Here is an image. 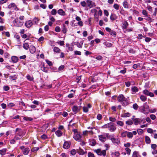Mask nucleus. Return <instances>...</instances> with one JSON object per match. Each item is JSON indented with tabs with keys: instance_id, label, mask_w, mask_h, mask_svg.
Segmentation results:
<instances>
[{
	"instance_id": "a19ab883",
	"label": "nucleus",
	"mask_w": 157,
	"mask_h": 157,
	"mask_svg": "<svg viewBox=\"0 0 157 157\" xmlns=\"http://www.w3.org/2000/svg\"><path fill=\"white\" fill-rule=\"evenodd\" d=\"M57 13L56 10L55 9H53L51 12V13L52 15H55Z\"/></svg>"
},
{
	"instance_id": "b1692460",
	"label": "nucleus",
	"mask_w": 157,
	"mask_h": 157,
	"mask_svg": "<svg viewBox=\"0 0 157 157\" xmlns=\"http://www.w3.org/2000/svg\"><path fill=\"white\" fill-rule=\"evenodd\" d=\"M103 44L107 47H111L112 45V44L111 43L107 42H104Z\"/></svg>"
},
{
	"instance_id": "2eb2a0df",
	"label": "nucleus",
	"mask_w": 157,
	"mask_h": 157,
	"mask_svg": "<svg viewBox=\"0 0 157 157\" xmlns=\"http://www.w3.org/2000/svg\"><path fill=\"white\" fill-rule=\"evenodd\" d=\"M96 144V141L94 139H91L89 140V144L92 146H94Z\"/></svg>"
},
{
	"instance_id": "5fc2aeb1",
	"label": "nucleus",
	"mask_w": 157,
	"mask_h": 157,
	"mask_svg": "<svg viewBox=\"0 0 157 157\" xmlns=\"http://www.w3.org/2000/svg\"><path fill=\"white\" fill-rule=\"evenodd\" d=\"M113 7L116 10H118L119 9V6L117 4H114Z\"/></svg>"
},
{
	"instance_id": "c9c22d12",
	"label": "nucleus",
	"mask_w": 157,
	"mask_h": 157,
	"mask_svg": "<svg viewBox=\"0 0 157 157\" xmlns=\"http://www.w3.org/2000/svg\"><path fill=\"white\" fill-rule=\"evenodd\" d=\"M26 77L27 79L30 81H33V78L32 76H30L29 75H27Z\"/></svg>"
},
{
	"instance_id": "473e14b6",
	"label": "nucleus",
	"mask_w": 157,
	"mask_h": 157,
	"mask_svg": "<svg viewBox=\"0 0 157 157\" xmlns=\"http://www.w3.org/2000/svg\"><path fill=\"white\" fill-rule=\"evenodd\" d=\"M42 70L44 72H47L48 71V69L45 67L44 65L41 67Z\"/></svg>"
},
{
	"instance_id": "864d4df0",
	"label": "nucleus",
	"mask_w": 157,
	"mask_h": 157,
	"mask_svg": "<svg viewBox=\"0 0 157 157\" xmlns=\"http://www.w3.org/2000/svg\"><path fill=\"white\" fill-rule=\"evenodd\" d=\"M150 117L152 120H154L156 118V116L155 115L153 114L150 115Z\"/></svg>"
},
{
	"instance_id": "49530a36",
	"label": "nucleus",
	"mask_w": 157,
	"mask_h": 157,
	"mask_svg": "<svg viewBox=\"0 0 157 157\" xmlns=\"http://www.w3.org/2000/svg\"><path fill=\"white\" fill-rule=\"evenodd\" d=\"M15 106V104L12 103H8L7 104V107L9 108H11Z\"/></svg>"
},
{
	"instance_id": "c85d7f7f",
	"label": "nucleus",
	"mask_w": 157,
	"mask_h": 157,
	"mask_svg": "<svg viewBox=\"0 0 157 157\" xmlns=\"http://www.w3.org/2000/svg\"><path fill=\"white\" fill-rule=\"evenodd\" d=\"M110 19L112 21H114L116 19V16L114 14H112L110 16Z\"/></svg>"
},
{
	"instance_id": "e433bc0d",
	"label": "nucleus",
	"mask_w": 157,
	"mask_h": 157,
	"mask_svg": "<svg viewBox=\"0 0 157 157\" xmlns=\"http://www.w3.org/2000/svg\"><path fill=\"white\" fill-rule=\"evenodd\" d=\"M110 34L111 35H112L113 36L115 37L116 36L117 33L115 31L113 30H111L110 32Z\"/></svg>"
},
{
	"instance_id": "412c9836",
	"label": "nucleus",
	"mask_w": 157,
	"mask_h": 157,
	"mask_svg": "<svg viewBox=\"0 0 157 157\" xmlns=\"http://www.w3.org/2000/svg\"><path fill=\"white\" fill-rule=\"evenodd\" d=\"M71 143L68 141H65L63 145V147H70Z\"/></svg>"
},
{
	"instance_id": "423d86ee",
	"label": "nucleus",
	"mask_w": 157,
	"mask_h": 157,
	"mask_svg": "<svg viewBox=\"0 0 157 157\" xmlns=\"http://www.w3.org/2000/svg\"><path fill=\"white\" fill-rule=\"evenodd\" d=\"M95 151L97 153V154L99 155H103L104 156H105L106 154V152L105 150H101L99 149L95 150Z\"/></svg>"
},
{
	"instance_id": "58836bf2",
	"label": "nucleus",
	"mask_w": 157,
	"mask_h": 157,
	"mask_svg": "<svg viewBox=\"0 0 157 157\" xmlns=\"http://www.w3.org/2000/svg\"><path fill=\"white\" fill-rule=\"evenodd\" d=\"M62 31L64 33H66L67 31V29L64 25H63V27L62 28Z\"/></svg>"
},
{
	"instance_id": "f704fd0d",
	"label": "nucleus",
	"mask_w": 157,
	"mask_h": 157,
	"mask_svg": "<svg viewBox=\"0 0 157 157\" xmlns=\"http://www.w3.org/2000/svg\"><path fill=\"white\" fill-rule=\"evenodd\" d=\"M139 118H136L133 120L134 124L135 125H137L139 124Z\"/></svg>"
},
{
	"instance_id": "f8f14e48",
	"label": "nucleus",
	"mask_w": 157,
	"mask_h": 157,
	"mask_svg": "<svg viewBox=\"0 0 157 157\" xmlns=\"http://www.w3.org/2000/svg\"><path fill=\"white\" fill-rule=\"evenodd\" d=\"M131 90L132 92V94H134L136 92H137L139 91V89L137 87L134 86L131 88Z\"/></svg>"
},
{
	"instance_id": "4d7b16f0",
	"label": "nucleus",
	"mask_w": 157,
	"mask_h": 157,
	"mask_svg": "<svg viewBox=\"0 0 157 157\" xmlns=\"http://www.w3.org/2000/svg\"><path fill=\"white\" fill-rule=\"evenodd\" d=\"M125 150L127 152V154L129 155L130 154L131 150L129 148H126Z\"/></svg>"
},
{
	"instance_id": "8fccbe9b",
	"label": "nucleus",
	"mask_w": 157,
	"mask_h": 157,
	"mask_svg": "<svg viewBox=\"0 0 157 157\" xmlns=\"http://www.w3.org/2000/svg\"><path fill=\"white\" fill-rule=\"evenodd\" d=\"M3 90L5 91H7L10 90V87L8 86H4L3 87Z\"/></svg>"
},
{
	"instance_id": "603ef678",
	"label": "nucleus",
	"mask_w": 157,
	"mask_h": 157,
	"mask_svg": "<svg viewBox=\"0 0 157 157\" xmlns=\"http://www.w3.org/2000/svg\"><path fill=\"white\" fill-rule=\"evenodd\" d=\"M41 138L43 140H45L48 138L47 136L45 134H43L41 136Z\"/></svg>"
},
{
	"instance_id": "69168bd1",
	"label": "nucleus",
	"mask_w": 157,
	"mask_h": 157,
	"mask_svg": "<svg viewBox=\"0 0 157 157\" xmlns=\"http://www.w3.org/2000/svg\"><path fill=\"white\" fill-rule=\"evenodd\" d=\"M128 52L130 53L134 54L135 52V51L132 48H130L129 49Z\"/></svg>"
},
{
	"instance_id": "dca6fc26",
	"label": "nucleus",
	"mask_w": 157,
	"mask_h": 157,
	"mask_svg": "<svg viewBox=\"0 0 157 157\" xmlns=\"http://www.w3.org/2000/svg\"><path fill=\"white\" fill-rule=\"evenodd\" d=\"M11 59L12 62L14 63H17L18 60L17 57L15 56H12Z\"/></svg>"
},
{
	"instance_id": "c756f323",
	"label": "nucleus",
	"mask_w": 157,
	"mask_h": 157,
	"mask_svg": "<svg viewBox=\"0 0 157 157\" xmlns=\"http://www.w3.org/2000/svg\"><path fill=\"white\" fill-rule=\"evenodd\" d=\"M140 99L143 101H145L147 100V98L144 95H141L140 97Z\"/></svg>"
},
{
	"instance_id": "6e6d98bb",
	"label": "nucleus",
	"mask_w": 157,
	"mask_h": 157,
	"mask_svg": "<svg viewBox=\"0 0 157 157\" xmlns=\"http://www.w3.org/2000/svg\"><path fill=\"white\" fill-rule=\"evenodd\" d=\"M83 112L85 113H87L88 111V108L86 106H84L83 107Z\"/></svg>"
},
{
	"instance_id": "39448f33",
	"label": "nucleus",
	"mask_w": 157,
	"mask_h": 157,
	"mask_svg": "<svg viewBox=\"0 0 157 157\" xmlns=\"http://www.w3.org/2000/svg\"><path fill=\"white\" fill-rule=\"evenodd\" d=\"M108 128L109 130L112 132H114L117 129L116 127L114 125V124L112 122L109 123Z\"/></svg>"
},
{
	"instance_id": "5701e85b",
	"label": "nucleus",
	"mask_w": 157,
	"mask_h": 157,
	"mask_svg": "<svg viewBox=\"0 0 157 157\" xmlns=\"http://www.w3.org/2000/svg\"><path fill=\"white\" fill-rule=\"evenodd\" d=\"M55 133L58 137L61 136L63 134L62 132L59 130L56 131L55 132Z\"/></svg>"
},
{
	"instance_id": "9d476101",
	"label": "nucleus",
	"mask_w": 157,
	"mask_h": 157,
	"mask_svg": "<svg viewBox=\"0 0 157 157\" xmlns=\"http://www.w3.org/2000/svg\"><path fill=\"white\" fill-rule=\"evenodd\" d=\"M110 139L112 142L113 143L117 144H119L120 143V140L117 138L114 137H111Z\"/></svg>"
},
{
	"instance_id": "7c9ffc66",
	"label": "nucleus",
	"mask_w": 157,
	"mask_h": 157,
	"mask_svg": "<svg viewBox=\"0 0 157 157\" xmlns=\"http://www.w3.org/2000/svg\"><path fill=\"white\" fill-rule=\"evenodd\" d=\"M78 153L80 155H83L84 154L85 152L81 148H80L78 151Z\"/></svg>"
},
{
	"instance_id": "bb28decb",
	"label": "nucleus",
	"mask_w": 157,
	"mask_h": 157,
	"mask_svg": "<svg viewBox=\"0 0 157 157\" xmlns=\"http://www.w3.org/2000/svg\"><path fill=\"white\" fill-rule=\"evenodd\" d=\"M9 77L10 79H11L13 80H15L17 79V75H15L13 76L10 75L9 76Z\"/></svg>"
},
{
	"instance_id": "774afa93",
	"label": "nucleus",
	"mask_w": 157,
	"mask_h": 157,
	"mask_svg": "<svg viewBox=\"0 0 157 157\" xmlns=\"http://www.w3.org/2000/svg\"><path fill=\"white\" fill-rule=\"evenodd\" d=\"M132 157H138V153L136 151L134 152Z\"/></svg>"
},
{
	"instance_id": "a18cd8bd",
	"label": "nucleus",
	"mask_w": 157,
	"mask_h": 157,
	"mask_svg": "<svg viewBox=\"0 0 157 157\" xmlns=\"http://www.w3.org/2000/svg\"><path fill=\"white\" fill-rule=\"evenodd\" d=\"M16 6L15 4L14 3H11L8 6V7L9 8H11L12 7H15Z\"/></svg>"
},
{
	"instance_id": "f3484780",
	"label": "nucleus",
	"mask_w": 157,
	"mask_h": 157,
	"mask_svg": "<svg viewBox=\"0 0 157 157\" xmlns=\"http://www.w3.org/2000/svg\"><path fill=\"white\" fill-rule=\"evenodd\" d=\"M128 25V24L127 21H125L122 23V28L123 29H125L127 28Z\"/></svg>"
},
{
	"instance_id": "7ed1b4c3",
	"label": "nucleus",
	"mask_w": 157,
	"mask_h": 157,
	"mask_svg": "<svg viewBox=\"0 0 157 157\" xmlns=\"http://www.w3.org/2000/svg\"><path fill=\"white\" fill-rule=\"evenodd\" d=\"M82 134L81 132L74 134L73 135V138L76 141L81 142L82 140Z\"/></svg>"
},
{
	"instance_id": "338daca9",
	"label": "nucleus",
	"mask_w": 157,
	"mask_h": 157,
	"mask_svg": "<svg viewBox=\"0 0 157 157\" xmlns=\"http://www.w3.org/2000/svg\"><path fill=\"white\" fill-rule=\"evenodd\" d=\"M156 109H151L150 110H148V111L152 113H155L156 112Z\"/></svg>"
},
{
	"instance_id": "aec40b11",
	"label": "nucleus",
	"mask_w": 157,
	"mask_h": 157,
	"mask_svg": "<svg viewBox=\"0 0 157 157\" xmlns=\"http://www.w3.org/2000/svg\"><path fill=\"white\" fill-rule=\"evenodd\" d=\"M17 135L21 137H22L24 136L23 132L21 129H20L19 130L17 133Z\"/></svg>"
},
{
	"instance_id": "09e8293b",
	"label": "nucleus",
	"mask_w": 157,
	"mask_h": 157,
	"mask_svg": "<svg viewBox=\"0 0 157 157\" xmlns=\"http://www.w3.org/2000/svg\"><path fill=\"white\" fill-rule=\"evenodd\" d=\"M133 108L135 110H137L138 108V106L136 103H134L133 105Z\"/></svg>"
},
{
	"instance_id": "4468645a",
	"label": "nucleus",
	"mask_w": 157,
	"mask_h": 157,
	"mask_svg": "<svg viewBox=\"0 0 157 157\" xmlns=\"http://www.w3.org/2000/svg\"><path fill=\"white\" fill-rule=\"evenodd\" d=\"M33 25V23L31 20L26 21L25 23V26L27 28L30 27Z\"/></svg>"
},
{
	"instance_id": "4c0bfd02",
	"label": "nucleus",
	"mask_w": 157,
	"mask_h": 157,
	"mask_svg": "<svg viewBox=\"0 0 157 157\" xmlns=\"http://www.w3.org/2000/svg\"><path fill=\"white\" fill-rule=\"evenodd\" d=\"M23 119L24 120L27 121H32L33 120V119L31 117H23Z\"/></svg>"
},
{
	"instance_id": "79ce46f5",
	"label": "nucleus",
	"mask_w": 157,
	"mask_h": 157,
	"mask_svg": "<svg viewBox=\"0 0 157 157\" xmlns=\"http://www.w3.org/2000/svg\"><path fill=\"white\" fill-rule=\"evenodd\" d=\"M117 124L118 125H120L121 126H122L124 125V123L121 121H118L117 122Z\"/></svg>"
},
{
	"instance_id": "3c124183",
	"label": "nucleus",
	"mask_w": 157,
	"mask_h": 157,
	"mask_svg": "<svg viewBox=\"0 0 157 157\" xmlns=\"http://www.w3.org/2000/svg\"><path fill=\"white\" fill-rule=\"evenodd\" d=\"M139 124H140L141 123H145V119H144L139 118Z\"/></svg>"
},
{
	"instance_id": "ddd939ff",
	"label": "nucleus",
	"mask_w": 157,
	"mask_h": 157,
	"mask_svg": "<svg viewBox=\"0 0 157 157\" xmlns=\"http://www.w3.org/2000/svg\"><path fill=\"white\" fill-rule=\"evenodd\" d=\"M21 149L23 151V153L25 155L28 154L30 151L28 148H21Z\"/></svg>"
},
{
	"instance_id": "c03bdc74",
	"label": "nucleus",
	"mask_w": 157,
	"mask_h": 157,
	"mask_svg": "<svg viewBox=\"0 0 157 157\" xmlns=\"http://www.w3.org/2000/svg\"><path fill=\"white\" fill-rule=\"evenodd\" d=\"M137 132L138 134L141 135L143 133V131L141 129H138L137 130Z\"/></svg>"
},
{
	"instance_id": "4be33fe9",
	"label": "nucleus",
	"mask_w": 157,
	"mask_h": 157,
	"mask_svg": "<svg viewBox=\"0 0 157 157\" xmlns=\"http://www.w3.org/2000/svg\"><path fill=\"white\" fill-rule=\"evenodd\" d=\"M23 48L25 50H27L29 48V46L28 43H25L23 44Z\"/></svg>"
},
{
	"instance_id": "f03ea898",
	"label": "nucleus",
	"mask_w": 157,
	"mask_h": 157,
	"mask_svg": "<svg viewBox=\"0 0 157 157\" xmlns=\"http://www.w3.org/2000/svg\"><path fill=\"white\" fill-rule=\"evenodd\" d=\"M140 111L145 114L147 113L148 110L149 109V106L147 102L144 103L143 105L141 106L139 109Z\"/></svg>"
},
{
	"instance_id": "13d9d810",
	"label": "nucleus",
	"mask_w": 157,
	"mask_h": 157,
	"mask_svg": "<svg viewBox=\"0 0 157 157\" xmlns=\"http://www.w3.org/2000/svg\"><path fill=\"white\" fill-rule=\"evenodd\" d=\"M109 120L110 121L114 122L116 121V120L115 118L110 117H109Z\"/></svg>"
},
{
	"instance_id": "72a5a7b5",
	"label": "nucleus",
	"mask_w": 157,
	"mask_h": 157,
	"mask_svg": "<svg viewBox=\"0 0 157 157\" xmlns=\"http://www.w3.org/2000/svg\"><path fill=\"white\" fill-rule=\"evenodd\" d=\"M126 124L128 125H130L133 124V121L132 120H129L126 121Z\"/></svg>"
},
{
	"instance_id": "2f4dec72",
	"label": "nucleus",
	"mask_w": 157,
	"mask_h": 157,
	"mask_svg": "<svg viewBox=\"0 0 157 157\" xmlns=\"http://www.w3.org/2000/svg\"><path fill=\"white\" fill-rule=\"evenodd\" d=\"M6 151V149L4 148L0 150V154L2 155H4L5 154Z\"/></svg>"
},
{
	"instance_id": "de8ad7c7",
	"label": "nucleus",
	"mask_w": 157,
	"mask_h": 157,
	"mask_svg": "<svg viewBox=\"0 0 157 157\" xmlns=\"http://www.w3.org/2000/svg\"><path fill=\"white\" fill-rule=\"evenodd\" d=\"M61 29L58 26H57L55 28V31L56 32H59L60 31Z\"/></svg>"
},
{
	"instance_id": "37998d69",
	"label": "nucleus",
	"mask_w": 157,
	"mask_h": 157,
	"mask_svg": "<svg viewBox=\"0 0 157 157\" xmlns=\"http://www.w3.org/2000/svg\"><path fill=\"white\" fill-rule=\"evenodd\" d=\"M127 131H124L123 132L121 133V136L122 137H124L126 136L127 135Z\"/></svg>"
},
{
	"instance_id": "0eeeda50",
	"label": "nucleus",
	"mask_w": 157,
	"mask_h": 157,
	"mask_svg": "<svg viewBox=\"0 0 157 157\" xmlns=\"http://www.w3.org/2000/svg\"><path fill=\"white\" fill-rule=\"evenodd\" d=\"M81 106H78L76 105H74L72 107V110L74 112V114H76L79 112L81 109Z\"/></svg>"
},
{
	"instance_id": "f257e3e1",
	"label": "nucleus",
	"mask_w": 157,
	"mask_h": 157,
	"mask_svg": "<svg viewBox=\"0 0 157 157\" xmlns=\"http://www.w3.org/2000/svg\"><path fill=\"white\" fill-rule=\"evenodd\" d=\"M117 100L121 104L122 106L125 107L129 104L127 99L122 94L119 95L117 97Z\"/></svg>"
},
{
	"instance_id": "a211bd4d",
	"label": "nucleus",
	"mask_w": 157,
	"mask_h": 157,
	"mask_svg": "<svg viewBox=\"0 0 157 157\" xmlns=\"http://www.w3.org/2000/svg\"><path fill=\"white\" fill-rule=\"evenodd\" d=\"M99 140L102 142H104L106 140V138L103 135H100L98 136Z\"/></svg>"
},
{
	"instance_id": "9b49d317",
	"label": "nucleus",
	"mask_w": 157,
	"mask_h": 157,
	"mask_svg": "<svg viewBox=\"0 0 157 157\" xmlns=\"http://www.w3.org/2000/svg\"><path fill=\"white\" fill-rule=\"evenodd\" d=\"M29 48V51L31 53L33 54L35 52L36 49L34 46L31 45Z\"/></svg>"
},
{
	"instance_id": "1a4fd4ad",
	"label": "nucleus",
	"mask_w": 157,
	"mask_h": 157,
	"mask_svg": "<svg viewBox=\"0 0 157 157\" xmlns=\"http://www.w3.org/2000/svg\"><path fill=\"white\" fill-rule=\"evenodd\" d=\"M86 3L87 6L90 8H92L95 4V3L94 2H93L90 0H87L86 1Z\"/></svg>"
},
{
	"instance_id": "680f3d73",
	"label": "nucleus",
	"mask_w": 157,
	"mask_h": 157,
	"mask_svg": "<svg viewBox=\"0 0 157 157\" xmlns=\"http://www.w3.org/2000/svg\"><path fill=\"white\" fill-rule=\"evenodd\" d=\"M46 62L49 65V66H51L52 65V62L49 60H46Z\"/></svg>"
},
{
	"instance_id": "a878e982",
	"label": "nucleus",
	"mask_w": 157,
	"mask_h": 157,
	"mask_svg": "<svg viewBox=\"0 0 157 157\" xmlns=\"http://www.w3.org/2000/svg\"><path fill=\"white\" fill-rule=\"evenodd\" d=\"M53 51L54 52L57 53H60V50L57 47H55L54 48Z\"/></svg>"
},
{
	"instance_id": "393cba45",
	"label": "nucleus",
	"mask_w": 157,
	"mask_h": 157,
	"mask_svg": "<svg viewBox=\"0 0 157 157\" xmlns=\"http://www.w3.org/2000/svg\"><path fill=\"white\" fill-rule=\"evenodd\" d=\"M123 4L124 8L127 9L129 8V5L127 1H125L124 2Z\"/></svg>"
},
{
	"instance_id": "bf43d9fd",
	"label": "nucleus",
	"mask_w": 157,
	"mask_h": 157,
	"mask_svg": "<svg viewBox=\"0 0 157 157\" xmlns=\"http://www.w3.org/2000/svg\"><path fill=\"white\" fill-rule=\"evenodd\" d=\"M65 66L64 65H61L58 68V70L59 71H61L63 70Z\"/></svg>"
},
{
	"instance_id": "cd10ccee",
	"label": "nucleus",
	"mask_w": 157,
	"mask_h": 157,
	"mask_svg": "<svg viewBox=\"0 0 157 157\" xmlns=\"http://www.w3.org/2000/svg\"><path fill=\"white\" fill-rule=\"evenodd\" d=\"M146 143L147 144H149L150 143L151 140L150 138L147 136H146L145 137Z\"/></svg>"
},
{
	"instance_id": "0e129e2a",
	"label": "nucleus",
	"mask_w": 157,
	"mask_h": 157,
	"mask_svg": "<svg viewBox=\"0 0 157 157\" xmlns=\"http://www.w3.org/2000/svg\"><path fill=\"white\" fill-rule=\"evenodd\" d=\"M33 21L35 24H37L38 23L39 20L37 18L35 17L33 19Z\"/></svg>"
},
{
	"instance_id": "052dcab7",
	"label": "nucleus",
	"mask_w": 157,
	"mask_h": 157,
	"mask_svg": "<svg viewBox=\"0 0 157 157\" xmlns=\"http://www.w3.org/2000/svg\"><path fill=\"white\" fill-rule=\"evenodd\" d=\"M74 53L75 55H81V52L78 51H75L74 52Z\"/></svg>"
},
{
	"instance_id": "6ab92c4d",
	"label": "nucleus",
	"mask_w": 157,
	"mask_h": 157,
	"mask_svg": "<svg viewBox=\"0 0 157 157\" xmlns=\"http://www.w3.org/2000/svg\"><path fill=\"white\" fill-rule=\"evenodd\" d=\"M58 13L61 16H64L65 15V12L62 9H59L57 11Z\"/></svg>"
},
{
	"instance_id": "e2e57ef3",
	"label": "nucleus",
	"mask_w": 157,
	"mask_h": 157,
	"mask_svg": "<svg viewBox=\"0 0 157 157\" xmlns=\"http://www.w3.org/2000/svg\"><path fill=\"white\" fill-rule=\"evenodd\" d=\"M102 117V115L100 114H98L97 115V118L98 120H100Z\"/></svg>"
},
{
	"instance_id": "6e6552de",
	"label": "nucleus",
	"mask_w": 157,
	"mask_h": 157,
	"mask_svg": "<svg viewBox=\"0 0 157 157\" xmlns=\"http://www.w3.org/2000/svg\"><path fill=\"white\" fill-rule=\"evenodd\" d=\"M143 93L145 95L149 96L151 97H153L154 95L153 93L149 92L146 89L143 90Z\"/></svg>"
},
{
	"instance_id": "20e7f679",
	"label": "nucleus",
	"mask_w": 157,
	"mask_h": 157,
	"mask_svg": "<svg viewBox=\"0 0 157 157\" xmlns=\"http://www.w3.org/2000/svg\"><path fill=\"white\" fill-rule=\"evenodd\" d=\"M13 23L17 27H21L23 25L24 22L20 21L18 18H17L13 21Z\"/></svg>"
},
{
	"instance_id": "ea45409f",
	"label": "nucleus",
	"mask_w": 157,
	"mask_h": 157,
	"mask_svg": "<svg viewBox=\"0 0 157 157\" xmlns=\"http://www.w3.org/2000/svg\"><path fill=\"white\" fill-rule=\"evenodd\" d=\"M127 136L128 138H130L133 137L132 133V132H127Z\"/></svg>"
}]
</instances>
